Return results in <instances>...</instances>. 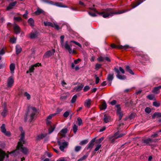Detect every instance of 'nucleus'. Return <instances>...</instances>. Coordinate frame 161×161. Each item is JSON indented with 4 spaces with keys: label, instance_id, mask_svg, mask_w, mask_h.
I'll return each instance as SVG.
<instances>
[{
    "label": "nucleus",
    "instance_id": "f257e3e1",
    "mask_svg": "<svg viewBox=\"0 0 161 161\" xmlns=\"http://www.w3.org/2000/svg\"><path fill=\"white\" fill-rule=\"evenodd\" d=\"M127 11L128 10H124L116 12L113 11L112 8H107L105 9L104 11L101 12L97 11L96 13L100 15H102L103 18H106L109 16H112L114 14H122Z\"/></svg>",
    "mask_w": 161,
    "mask_h": 161
},
{
    "label": "nucleus",
    "instance_id": "f03ea898",
    "mask_svg": "<svg viewBox=\"0 0 161 161\" xmlns=\"http://www.w3.org/2000/svg\"><path fill=\"white\" fill-rule=\"evenodd\" d=\"M36 113V108L34 107H31L30 108L28 109V111L26 114V116L25 118V121H26L27 119V117L28 116H30V120L31 121L34 118L35 115Z\"/></svg>",
    "mask_w": 161,
    "mask_h": 161
},
{
    "label": "nucleus",
    "instance_id": "7ed1b4c3",
    "mask_svg": "<svg viewBox=\"0 0 161 161\" xmlns=\"http://www.w3.org/2000/svg\"><path fill=\"white\" fill-rule=\"evenodd\" d=\"M125 134V133H119V132H117L115 133L113 136H109V141L111 143H114L115 142L116 139L122 137Z\"/></svg>",
    "mask_w": 161,
    "mask_h": 161
},
{
    "label": "nucleus",
    "instance_id": "20e7f679",
    "mask_svg": "<svg viewBox=\"0 0 161 161\" xmlns=\"http://www.w3.org/2000/svg\"><path fill=\"white\" fill-rule=\"evenodd\" d=\"M19 150H21V151L25 154H27L28 153V150L26 148L23 147V144L21 145V146H20L19 147H18V145H17L16 149L11 153V154L13 155H17V153L18 152V151Z\"/></svg>",
    "mask_w": 161,
    "mask_h": 161
},
{
    "label": "nucleus",
    "instance_id": "39448f33",
    "mask_svg": "<svg viewBox=\"0 0 161 161\" xmlns=\"http://www.w3.org/2000/svg\"><path fill=\"white\" fill-rule=\"evenodd\" d=\"M58 143L59 145V148L62 151H64V149L67 147L68 145V142L65 141H62L59 140L58 141Z\"/></svg>",
    "mask_w": 161,
    "mask_h": 161
},
{
    "label": "nucleus",
    "instance_id": "423d86ee",
    "mask_svg": "<svg viewBox=\"0 0 161 161\" xmlns=\"http://www.w3.org/2000/svg\"><path fill=\"white\" fill-rule=\"evenodd\" d=\"M19 129L21 131V134L20 135V138L19 139V141L18 142V147L20 146H21V145L24 144L25 143V132L22 129V127H20Z\"/></svg>",
    "mask_w": 161,
    "mask_h": 161
},
{
    "label": "nucleus",
    "instance_id": "0eeeda50",
    "mask_svg": "<svg viewBox=\"0 0 161 161\" xmlns=\"http://www.w3.org/2000/svg\"><path fill=\"white\" fill-rule=\"evenodd\" d=\"M114 70L117 73L116 76L117 78L120 80H124L126 79V76L125 75H119V70L118 68H115Z\"/></svg>",
    "mask_w": 161,
    "mask_h": 161
},
{
    "label": "nucleus",
    "instance_id": "6e6552de",
    "mask_svg": "<svg viewBox=\"0 0 161 161\" xmlns=\"http://www.w3.org/2000/svg\"><path fill=\"white\" fill-rule=\"evenodd\" d=\"M55 53V50L54 49L49 50L45 53L43 55V57L45 58H48L53 55Z\"/></svg>",
    "mask_w": 161,
    "mask_h": 161
},
{
    "label": "nucleus",
    "instance_id": "1a4fd4ad",
    "mask_svg": "<svg viewBox=\"0 0 161 161\" xmlns=\"http://www.w3.org/2000/svg\"><path fill=\"white\" fill-rule=\"evenodd\" d=\"M111 47L113 48H117L120 49L126 50L129 48L130 47L128 45H125L124 46L122 45H116L114 44H112L111 45Z\"/></svg>",
    "mask_w": 161,
    "mask_h": 161
},
{
    "label": "nucleus",
    "instance_id": "9d476101",
    "mask_svg": "<svg viewBox=\"0 0 161 161\" xmlns=\"http://www.w3.org/2000/svg\"><path fill=\"white\" fill-rule=\"evenodd\" d=\"M1 132L3 133L5 135L7 136H10L11 135L10 132L9 131H7L5 127V125L3 124L0 127Z\"/></svg>",
    "mask_w": 161,
    "mask_h": 161
},
{
    "label": "nucleus",
    "instance_id": "9b49d317",
    "mask_svg": "<svg viewBox=\"0 0 161 161\" xmlns=\"http://www.w3.org/2000/svg\"><path fill=\"white\" fill-rule=\"evenodd\" d=\"M14 82L13 77L12 76L9 77L7 80V85L8 88H11L13 86Z\"/></svg>",
    "mask_w": 161,
    "mask_h": 161
},
{
    "label": "nucleus",
    "instance_id": "f8f14e48",
    "mask_svg": "<svg viewBox=\"0 0 161 161\" xmlns=\"http://www.w3.org/2000/svg\"><path fill=\"white\" fill-rule=\"evenodd\" d=\"M64 35L61 36L60 37V44L61 47L63 48H65L66 47V44L69 45V42L68 41H66L65 43L64 42Z\"/></svg>",
    "mask_w": 161,
    "mask_h": 161
},
{
    "label": "nucleus",
    "instance_id": "ddd939ff",
    "mask_svg": "<svg viewBox=\"0 0 161 161\" xmlns=\"http://www.w3.org/2000/svg\"><path fill=\"white\" fill-rule=\"evenodd\" d=\"M115 107L117 108V113L119 115V120H120L121 119L123 116V114L121 111L120 105L119 104L116 105Z\"/></svg>",
    "mask_w": 161,
    "mask_h": 161
},
{
    "label": "nucleus",
    "instance_id": "4468645a",
    "mask_svg": "<svg viewBox=\"0 0 161 161\" xmlns=\"http://www.w3.org/2000/svg\"><path fill=\"white\" fill-rule=\"evenodd\" d=\"M72 44H71V43L70 44H66V46H65V47L64 48L65 49L67 50L69 53L70 54L71 53H76V51L75 50H72L71 49V47L72 46Z\"/></svg>",
    "mask_w": 161,
    "mask_h": 161
},
{
    "label": "nucleus",
    "instance_id": "2eb2a0df",
    "mask_svg": "<svg viewBox=\"0 0 161 161\" xmlns=\"http://www.w3.org/2000/svg\"><path fill=\"white\" fill-rule=\"evenodd\" d=\"M96 140V138H94L92 139L89 143L87 145L86 147L87 149H90V151H91V149L93 148L94 145V142Z\"/></svg>",
    "mask_w": 161,
    "mask_h": 161
},
{
    "label": "nucleus",
    "instance_id": "dca6fc26",
    "mask_svg": "<svg viewBox=\"0 0 161 161\" xmlns=\"http://www.w3.org/2000/svg\"><path fill=\"white\" fill-rule=\"evenodd\" d=\"M17 3V2L16 1L10 3L6 7L7 10H9L13 9Z\"/></svg>",
    "mask_w": 161,
    "mask_h": 161
},
{
    "label": "nucleus",
    "instance_id": "f3484780",
    "mask_svg": "<svg viewBox=\"0 0 161 161\" xmlns=\"http://www.w3.org/2000/svg\"><path fill=\"white\" fill-rule=\"evenodd\" d=\"M156 140L151 138H148L143 140V143L146 144L150 145V144L152 142H155Z\"/></svg>",
    "mask_w": 161,
    "mask_h": 161
},
{
    "label": "nucleus",
    "instance_id": "a211bd4d",
    "mask_svg": "<svg viewBox=\"0 0 161 161\" xmlns=\"http://www.w3.org/2000/svg\"><path fill=\"white\" fill-rule=\"evenodd\" d=\"M114 74H109L108 76L107 79L108 81L109 82V83L108 85L109 86L111 85L112 81L114 79Z\"/></svg>",
    "mask_w": 161,
    "mask_h": 161
},
{
    "label": "nucleus",
    "instance_id": "6ab92c4d",
    "mask_svg": "<svg viewBox=\"0 0 161 161\" xmlns=\"http://www.w3.org/2000/svg\"><path fill=\"white\" fill-rule=\"evenodd\" d=\"M14 29L16 34H19L20 32V29L19 25H14Z\"/></svg>",
    "mask_w": 161,
    "mask_h": 161
},
{
    "label": "nucleus",
    "instance_id": "aec40b11",
    "mask_svg": "<svg viewBox=\"0 0 161 161\" xmlns=\"http://www.w3.org/2000/svg\"><path fill=\"white\" fill-rule=\"evenodd\" d=\"M38 35V32L37 31L32 32L30 34V37L31 39H34Z\"/></svg>",
    "mask_w": 161,
    "mask_h": 161
},
{
    "label": "nucleus",
    "instance_id": "412c9836",
    "mask_svg": "<svg viewBox=\"0 0 161 161\" xmlns=\"http://www.w3.org/2000/svg\"><path fill=\"white\" fill-rule=\"evenodd\" d=\"M161 89V85L155 87L152 91V92L155 94H158L159 93V90Z\"/></svg>",
    "mask_w": 161,
    "mask_h": 161
},
{
    "label": "nucleus",
    "instance_id": "4be33fe9",
    "mask_svg": "<svg viewBox=\"0 0 161 161\" xmlns=\"http://www.w3.org/2000/svg\"><path fill=\"white\" fill-rule=\"evenodd\" d=\"M84 87V85L81 84L80 86H75L73 89L74 91H76V92H79Z\"/></svg>",
    "mask_w": 161,
    "mask_h": 161
},
{
    "label": "nucleus",
    "instance_id": "5701e85b",
    "mask_svg": "<svg viewBox=\"0 0 161 161\" xmlns=\"http://www.w3.org/2000/svg\"><path fill=\"white\" fill-rule=\"evenodd\" d=\"M103 122L105 123H107L109 122L111 120L110 117L106 114L104 115Z\"/></svg>",
    "mask_w": 161,
    "mask_h": 161
},
{
    "label": "nucleus",
    "instance_id": "b1692460",
    "mask_svg": "<svg viewBox=\"0 0 161 161\" xmlns=\"http://www.w3.org/2000/svg\"><path fill=\"white\" fill-rule=\"evenodd\" d=\"M6 155V153L0 149V161H3Z\"/></svg>",
    "mask_w": 161,
    "mask_h": 161
},
{
    "label": "nucleus",
    "instance_id": "393cba45",
    "mask_svg": "<svg viewBox=\"0 0 161 161\" xmlns=\"http://www.w3.org/2000/svg\"><path fill=\"white\" fill-rule=\"evenodd\" d=\"M44 11L42 9L38 8L36 11L34 12V14L36 15H39L41 14H44Z\"/></svg>",
    "mask_w": 161,
    "mask_h": 161
},
{
    "label": "nucleus",
    "instance_id": "a878e982",
    "mask_svg": "<svg viewBox=\"0 0 161 161\" xmlns=\"http://www.w3.org/2000/svg\"><path fill=\"white\" fill-rule=\"evenodd\" d=\"M15 48L16 54L18 55L21 52L22 48L21 47L18 45H16Z\"/></svg>",
    "mask_w": 161,
    "mask_h": 161
},
{
    "label": "nucleus",
    "instance_id": "bb28decb",
    "mask_svg": "<svg viewBox=\"0 0 161 161\" xmlns=\"http://www.w3.org/2000/svg\"><path fill=\"white\" fill-rule=\"evenodd\" d=\"M91 100L90 99H88L86 100L84 105L87 108H89L91 104Z\"/></svg>",
    "mask_w": 161,
    "mask_h": 161
},
{
    "label": "nucleus",
    "instance_id": "cd10ccee",
    "mask_svg": "<svg viewBox=\"0 0 161 161\" xmlns=\"http://www.w3.org/2000/svg\"><path fill=\"white\" fill-rule=\"evenodd\" d=\"M54 5L58 7L62 8H67V6L63 4L62 3L56 2L54 3Z\"/></svg>",
    "mask_w": 161,
    "mask_h": 161
},
{
    "label": "nucleus",
    "instance_id": "c85d7f7f",
    "mask_svg": "<svg viewBox=\"0 0 161 161\" xmlns=\"http://www.w3.org/2000/svg\"><path fill=\"white\" fill-rule=\"evenodd\" d=\"M28 23L32 27L34 26V21L32 18H30L28 20Z\"/></svg>",
    "mask_w": 161,
    "mask_h": 161
},
{
    "label": "nucleus",
    "instance_id": "c756f323",
    "mask_svg": "<svg viewBox=\"0 0 161 161\" xmlns=\"http://www.w3.org/2000/svg\"><path fill=\"white\" fill-rule=\"evenodd\" d=\"M156 117L158 118L161 117V113L158 112H155L152 116V118L154 119Z\"/></svg>",
    "mask_w": 161,
    "mask_h": 161
},
{
    "label": "nucleus",
    "instance_id": "7c9ffc66",
    "mask_svg": "<svg viewBox=\"0 0 161 161\" xmlns=\"http://www.w3.org/2000/svg\"><path fill=\"white\" fill-rule=\"evenodd\" d=\"M46 136V134H39L37 136L36 139L37 140H40Z\"/></svg>",
    "mask_w": 161,
    "mask_h": 161
},
{
    "label": "nucleus",
    "instance_id": "2f4dec72",
    "mask_svg": "<svg viewBox=\"0 0 161 161\" xmlns=\"http://www.w3.org/2000/svg\"><path fill=\"white\" fill-rule=\"evenodd\" d=\"M15 68V64H11L10 65V70L11 72L12 73H13L14 72Z\"/></svg>",
    "mask_w": 161,
    "mask_h": 161
},
{
    "label": "nucleus",
    "instance_id": "473e14b6",
    "mask_svg": "<svg viewBox=\"0 0 161 161\" xmlns=\"http://www.w3.org/2000/svg\"><path fill=\"white\" fill-rule=\"evenodd\" d=\"M125 68L126 70L129 72L130 74L133 75H134V73L128 65H126Z\"/></svg>",
    "mask_w": 161,
    "mask_h": 161
},
{
    "label": "nucleus",
    "instance_id": "72a5a7b5",
    "mask_svg": "<svg viewBox=\"0 0 161 161\" xmlns=\"http://www.w3.org/2000/svg\"><path fill=\"white\" fill-rule=\"evenodd\" d=\"M44 25L46 26H51L53 27V23L48 21L44 22Z\"/></svg>",
    "mask_w": 161,
    "mask_h": 161
},
{
    "label": "nucleus",
    "instance_id": "f704fd0d",
    "mask_svg": "<svg viewBox=\"0 0 161 161\" xmlns=\"http://www.w3.org/2000/svg\"><path fill=\"white\" fill-rule=\"evenodd\" d=\"M78 126L74 123H73L72 128L74 133L75 134L78 130Z\"/></svg>",
    "mask_w": 161,
    "mask_h": 161
},
{
    "label": "nucleus",
    "instance_id": "c9c22d12",
    "mask_svg": "<svg viewBox=\"0 0 161 161\" xmlns=\"http://www.w3.org/2000/svg\"><path fill=\"white\" fill-rule=\"evenodd\" d=\"M70 114V110H69L65 112L63 114V116L65 118H67Z\"/></svg>",
    "mask_w": 161,
    "mask_h": 161
},
{
    "label": "nucleus",
    "instance_id": "e433bc0d",
    "mask_svg": "<svg viewBox=\"0 0 161 161\" xmlns=\"http://www.w3.org/2000/svg\"><path fill=\"white\" fill-rule=\"evenodd\" d=\"M143 0H141L140 2H137L136 3V4H135V5L133 4L132 5V8H135V7H136L137 6H138L139 5H140V4H141V3H143Z\"/></svg>",
    "mask_w": 161,
    "mask_h": 161
},
{
    "label": "nucleus",
    "instance_id": "4c0bfd02",
    "mask_svg": "<svg viewBox=\"0 0 161 161\" xmlns=\"http://www.w3.org/2000/svg\"><path fill=\"white\" fill-rule=\"evenodd\" d=\"M7 109L5 108H4L3 111L1 113V115L3 117H5L7 114Z\"/></svg>",
    "mask_w": 161,
    "mask_h": 161
},
{
    "label": "nucleus",
    "instance_id": "58836bf2",
    "mask_svg": "<svg viewBox=\"0 0 161 161\" xmlns=\"http://www.w3.org/2000/svg\"><path fill=\"white\" fill-rule=\"evenodd\" d=\"M88 155L86 154L83 156L82 157L79 159L77 161H82L86 159L88 157Z\"/></svg>",
    "mask_w": 161,
    "mask_h": 161
},
{
    "label": "nucleus",
    "instance_id": "ea45409f",
    "mask_svg": "<svg viewBox=\"0 0 161 161\" xmlns=\"http://www.w3.org/2000/svg\"><path fill=\"white\" fill-rule=\"evenodd\" d=\"M33 65H32L31 67L30 68L29 70H28L26 72L27 73H28L29 72H33L34 70L35 69Z\"/></svg>",
    "mask_w": 161,
    "mask_h": 161
},
{
    "label": "nucleus",
    "instance_id": "a19ab883",
    "mask_svg": "<svg viewBox=\"0 0 161 161\" xmlns=\"http://www.w3.org/2000/svg\"><path fill=\"white\" fill-rule=\"evenodd\" d=\"M77 120L78 123V125L79 126H80L83 124L82 120L80 118L78 117L77 119Z\"/></svg>",
    "mask_w": 161,
    "mask_h": 161
},
{
    "label": "nucleus",
    "instance_id": "79ce46f5",
    "mask_svg": "<svg viewBox=\"0 0 161 161\" xmlns=\"http://www.w3.org/2000/svg\"><path fill=\"white\" fill-rule=\"evenodd\" d=\"M88 140H87V139L85 140L81 141L80 142L79 144L81 145H85V144H87L88 143Z\"/></svg>",
    "mask_w": 161,
    "mask_h": 161
},
{
    "label": "nucleus",
    "instance_id": "37998d69",
    "mask_svg": "<svg viewBox=\"0 0 161 161\" xmlns=\"http://www.w3.org/2000/svg\"><path fill=\"white\" fill-rule=\"evenodd\" d=\"M69 42V44H70V43L72 44V43H74L75 44L78 46L80 47H81V44H80L79 43H78V42H75V41H71Z\"/></svg>",
    "mask_w": 161,
    "mask_h": 161
},
{
    "label": "nucleus",
    "instance_id": "c03bdc74",
    "mask_svg": "<svg viewBox=\"0 0 161 161\" xmlns=\"http://www.w3.org/2000/svg\"><path fill=\"white\" fill-rule=\"evenodd\" d=\"M81 148V147L80 146H76L75 147V151L76 152H78L80 151Z\"/></svg>",
    "mask_w": 161,
    "mask_h": 161
},
{
    "label": "nucleus",
    "instance_id": "a18cd8bd",
    "mask_svg": "<svg viewBox=\"0 0 161 161\" xmlns=\"http://www.w3.org/2000/svg\"><path fill=\"white\" fill-rule=\"evenodd\" d=\"M77 96L76 95H75L73 96L71 100V102L72 103H74L75 102L77 98Z\"/></svg>",
    "mask_w": 161,
    "mask_h": 161
},
{
    "label": "nucleus",
    "instance_id": "49530a36",
    "mask_svg": "<svg viewBox=\"0 0 161 161\" xmlns=\"http://www.w3.org/2000/svg\"><path fill=\"white\" fill-rule=\"evenodd\" d=\"M101 145L99 144L96 146V147L94 149V151L95 152L97 151H98L99 149L101 147Z\"/></svg>",
    "mask_w": 161,
    "mask_h": 161
},
{
    "label": "nucleus",
    "instance_id": "de8ad7c7",
    "mask_svg": "<svg viewBox=\"0 0 161 161\" xmlns=\"http://www.w3.org/2000/svg\"><path fill=\"white\" fill-rule=\"evenodd\" d=\"M16 40V39L15 37H14L13 38H10V42L12 43H15Z\"/></svg>",
    "mask_w": 161,
    "mask_h": 161
},
{
    "label": "nucleus",
    "instance_id": "09e8293b",
    "mask_svg": "<svg viewBox=\"0 0 161 161\" xmlns=\"http://www.w3.org/2000/svg\"><path fill=\"white\" fill-rule=\"evenodd\" d=\"M147 98L150 100H152L154 98V96L153 94H150L148 95Z\"/></svg>",
    "mask_w": 161,
    "mask_h": 161
},
{
    "label": "nucleus",
    "instance_id": "8fccbe9b",
    "mask_svg": "<svg viewBox=\"0 0 161 161\" xmlns=\"http://www.w3.org/2000/svg\"><path fill=\"white\" fill-rule=\"evenodd\" d=\"M24 96L27 97L28 100L31 98V95L27 92H26L24 93Z\"/></svg>",
    "mask_w": 161,
    "mask_h": 161
},
{
    "label": "nucleus",
    "instance_id": "3c124183",
    "mask_svg": "<svg viewBox=\"0 0 161 161\" xmlns=\"http://www.w3.org/2000/svg\"><path fill=\"white\" fill-rule=\"evenodd\" d=\"M145 111L146 113L149 114L151 112V109L150 108L147 107L145 108Z\"/></svg>",
    "mask_w": 161,
    "mask_h": 161
},
{
    "label": "nucleus",
    "instance_id": "603ef678",
    "mask_svg": "<svg viewBox=\"0 0 161 161\" xmlns=\"http://www.w3.org/2000/svg\"><path fill=\"white\" fill-rule=\"evenodd\" d=\"M107 108V105L105 102L103 103L102 105L101 109H105Z\"/></svg>",
    "mask_w": 161,
    "mask_h": 161
},
{
    "label": "nucleus",
    "instance_id": "864d4df0",
    "mask_svg": "<svg viewBox=\"0 0 161 161\" xmlns=\"http://www.w3.org/2000/svg\"><path fill=\"white\" fill-rule=\"evenodd\" d=\"M14 20L17 21H20L22 20L21 18L19 17H14Z\"/></svg>",
    "mask_w": 161,
    "mask_h": 161
},
{
    "label": "nucleus",
    "instance_id": "5fc2aeb1",
    "mask_svg": "<svg viewBox=\"0 0 161 161\" xmlns=\"http://www.w3.org/2000/svg\"><path fill=\"white\" fill-rule=\"evenodd\" d=\"M55 129V127H53L52 126H51V127L49 129V134L52 133L53 131Z\"/></svg>",
    "mask_w": 161,
    "mask_h": 161
},
{
    "label": "nucleus",
    "instance_id": "6e6d98bb",
    "mask_svg": "<svg viewBox=\"0 0 161 161\" xmlns=\"http://www.w3.org/2000/svg\"><path fill=\"white\" fill-rule=\"evenodd\" d=\"M153 105L155 107H158L160 106V103L157 102H154L153 103Z\"/></svg>",
    "mask_w": 161,
    "mask_h": 161
},
{
    "label": "nucleus",
    "instance_id": "4d7b16f0",
    "mask_svg": "<svg viewBox=\"0 0 161 161\" xmlns=\"http://www.w3.org/2000/svg\"><path fill=\"white\" fill-rule=\"evenodd\" d=\"M104 139V137L103 136L101 138H99L97 140V142L100 143Z\"/></svg>",
    "mask_w": 161,
    "mask_h": 161
},
{
    "label": "nucleus",
    "instance_id": "13d9d810",
    "mask_svg": "<svg viewBox=\"0 0 161 161\" xmlns=\"http://www.w3.org/2000/svg\"><path fill=\"white\" fill-rule=\"evenodd\" d=\"M28 12L27 10H26L25 13L23 15V17L25 19H27L28 18L27 15Z\"/></svg>",
    "mask_w": 161,
    "mask_h": 161
},
{
    "label": "nucleus",
    "instance_id": "bf43d9fd",
    "mask_svg": "<svg viewBox=\"0 0 161 161\" xmlns=\"http://www.w3.org/2000/svg\"><path fill=\"white\" fill-rule=\"evenodd\" d=\"M56 115V114L55 113H54V114H51L50 115H49L47 118V119H52V118L55 116V115Z\"/></svg>",
    "mask_w": 161,
    "mask_h": 161
},
{
    "label": "nucleus",
    "instance_id": "052dcab7",
    "mask_svg": "<svg viewBox=\"0 0 161 161\" xmlns=\"http://www.w3.org/2000/svg\"><path fill=\"white\" fill-rule=\"evenodd\" d=\"M101 66V64H97L95 65L96 69L97 70H98L100 68Z\"/></svg>",
    "mask_w": 161,
    "mask_h": 161
},
{
    "label": "nucleus",
    "instance_id": "680f3d73",
    "mask_svg": "<svg viewBox=\"0 0 161 161\" xmlns=\"http://www.w3.org/2000/svg\"><path fill=\"white\" fill-rule=\"evenodd\" d=\"M53 27L55 29L58 30L59 29V26L58 25L55 24L54 23H53Z\"/></svg>",
    "mask_w": 161,
    "mask_h": 161
},
{
    "label": "nucleus",
    "instance_id": "e2e57ef3",
    "mask_svg": "<svg viewBox=\"0 0 161 161\" xmlns=\"http://www.w3.org/2000/svg\"><path fill=\"white\" fill-rule=\"evenodd\" d=\"M90 89V87L88 86H86L84 87L83 90L84 92H86Z\"/></svg>",
    "mask_w": 161,
    "mask_h": 161
},
{
    "label": "nucleus",
    "instance_id": "0e129e2a",
    "mask_svg": "<svg viewBox=\"0 0 161 161\" xmlns=\"http://www.w3.org/2000/svg\"><path fill=\"white\" fill-rule=\"evenodd\" d=\"M67 129L66 128H65L63 129L61 131V132L62 133H64V134H65L67 132Z\"/></svg>",
    "mask_w": 161,
    "mask_h": 161
},
{
    "label": "nucleus",
    "instance_id": "69168bd1",
    "mask_svg": "<svg viewBox=\"0 0 161 161\" xmlns=\"http://www.w3.org/2000/svg\"><path fill=\"white\" fill-rule=\"evenodd\" d=\"M95 77H96V84H97L99 82L100 79L97 76V75H95Z\"/></svg>",
    "mask_w": 161,
    "mask_h": 161
},
{
    "label": "nucleus",
    "instance_id": "338daca9",
    "mask_svg": "<svg viewBox=\"0 0 161 161\" xmlns=\"http://www.w3.org/2000/svg\"><path fill=\"white\" fill-rule=\"evenodd\" d=\"M81 61V59L80 58H78L76 60H74V63L75 64H78Z\"/></svg>",
    "mask_w": 161,
    "mask_h": 161
},
{
    "label": "nucleus",
    "instance_id": "774afa93",
    "mask_svg": "<svg viewBox=\"0 0 161 161\" xmlns=\"http://www.w3.org/2000/svg\"><path fill=\"white\" fill-rule=\"evenodd\" d=\"M97 60L99 61H100V62L103 61L104 60V58L101 57H99L98 58Z\"/></svg>",
    "mask_w": 161,
    "mask_h": 161
}]
</instances>
